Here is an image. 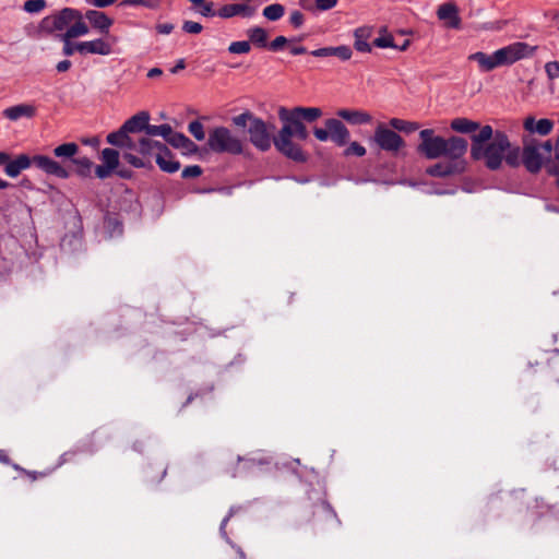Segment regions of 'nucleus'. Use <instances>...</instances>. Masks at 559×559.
Returning a JSON list of instances; mask_svg holds the SVG:
<instances>
[{"label": "nucleus", "mask_w": 559, "mask_h": 559, "mask_svg": "<svg viewBox=\"0 0 559 559\" xmlns=\"http://www.w3.org/2000/svg\"><path fill=\"white\" fill-rule=\"evenodd\" d=\"M36 107L32 104H19L5 108L2 116L11 121H17L21 118H34L36 116Z\"/></svg>", "instance_id": "nucleus-21"}, {"label": "nucleus", "mask_w": 559, "mask_h": 559, "mask_svg": "<svg viewBox=\"0 0 559 559\" xmlns=\"http://www.w3.org/2000/svg\"><path fill=\"white\" fill-rule=\"evenodd\" d=\"M117 0H86V2L96 8L103 9L114 4Z\"/></svg>", "instance_id": "nucleus-59"}, {"label": "nucleus", "mask_w": 559, "mask_h": 559, "mask_svg": "<svg viewBox=\"0 0 559 559\" xmlns=\"http://www.w3.org/2000/svg\"><path fill=\"white\" fill-rule=\"evenodd\" d=\"M207 146L218 154L240 155L243 152L242 141L226 127H215L209 132Z\"/></svg>", "instance_id": "nucleus-7"}, {"label": "nucleus", "mask_w": 559, "mask_h": 559, "mask_svg": "<svg viewBox=\"0 0 559 559\" xmlns=\"http://www.w3.org/2000/svg\"><path fill=\"white\" fill-rule=\"evenodd\" d=\"M233 124L238 128H247L251 144L261 152H266L273 144L276 127L274 123H266L263 119L246 110L231 118Z\"/></svg>", "instance_id": "nucleus-6"}, {"label": "nucleus", "mask_w": 559, "mask_h": 559, "mask_svg": "<svg viewBox=\"0 0 559 559\" xmlns=\"http://www.w3.org/2000/svg\"><path fill=\"white\" fill-rule=\"evenodd\" d=\"M119 5L121 7H136L142 5L152 10L158 8L159 2L157 0H122Z\"/></svg>", "instance_id": "nucleus-42"}, {"label": "nucleus", "mask_w": 559, "mask_h": 559, "mask_svg": "<svg viewBox=\"0 0 559 559\" xmlns=\"http://www.w3.org/2000/svg\"><path fill=\"white\" fill-rule=\"evenodd\" d=\"M450 127L453 131L462 134H476L475 131L479 130L483 126L479 122L468 118L460 117L451 121Z\"/></svg>", "instance_id": "nucleus-28"}, {"label": "nucleus", "mask_w": 559, "mask_h": 559, "mask_svg": "<svg viewBox=\"0 0 559 559\" xmlns=\"http://www.w3.org/2000/svg\"><path fill=\"white\" fill-rule=\"evenodd\" d=\"M198 7H200L199 13L202 16H205V17L217 16V11L214 10L213 1L205 0L203 3L199 4Z\"/></svg>", "instance_id": "nucleus-49"}, {"label": "nucleus", "mask_w": 559, "mask_h": 559, "mask_svg": "<svg viewBox=\"0 0 559 559\" xmlns=\"http://www.w3.org/2000/svg\"><path fill=\"white\" fill-rule=\"evenodd\" d=\"M186 135L181 132H176L171 129V134L167 135L166 142L176 148H180L182 143H185Z\"/></svg>", "instance_id": "nucleus-48"}, {"label": "nucleus", "mask_w": 559, "mask_h": 559, "mask_svg": "<svg viewBox=\"0 0 559 559\" xmlns=\"http://www.w3.org/2000/svg\"><path fill=\"white\" fill-rule=\"evenodd\" d=\"M79 151L80 147L76 143L68 142L56 146L53 148V155L58 158L70 159V162L72 163V158H75Z\"/></svg>", "instance_id": "nucleus-32"}, {"label": "nucleus", "mask_w": 559, "mask_h": 559, "mask_svg": "<svg viewBox=\"0 0 559 559\" xmlns=\"http://www.w3.org/2000/svg\"><path fill=\"white\" fill-rule=\"evenodd\" d=\"M420 143L417 145V153L427 159H437L447 155L467 153L468 142L466 139L452 135L448 139L436 135L433 129H424L419 132Z\"/></svg>", "instance_id": "nucleus-5"}, {"label": "nucleus", "mask_w": 559, "mask_h": 559, "mask_svg": "<svg viewBox=\"0 0 559 559\" xmlns=\"http://www.w3.org/2000/svg\"><path fill=\"white\" fill-rule=\"evenodd\" d=\"M270 463L269 457H242L238 455L236 462L228 464L224 472L231 477H237L241 473L240 467L241 469H250L255 465H267Z\"/></svg>", "instance_id": "nucleus-17"}, {"label": "nucleus", "mask_w": 559, "mask_h": 559, "mask_svg": "<svg viewBox=\"0 0 559 559\" xmlns=\"http://www.w3.org/2000/svg\"><path fill=\"white\" fill-rule=\"evenodd\" d=\"M336 115L353 126L368 124L372 122V116L360 109H340Z\"/></svg>", "instance_id": "nucleus-22"}, {"label": "nucleus", "mask_w": 559, "mask_h": 559, "mask_svg": "<svg viewBox=\"0 0 559 559\" xmlns=\"http://www.w3.org/2000/svg\"><path fill=\"white\" fill-rule=\"evenodd\" d=\"M100 158L107 168L114 170L119 166V152L115 148L106 147L102 151Z\"/></svg>", "instance_id": "nucleus-38"}, {"label": "nucleus", "mask_w": 559, "mask_h": 559, "mask_svg": "<svg viewBox=\"0 0 559 559\" xmlns=\"http://www.w3.org/2000/svg\"><path fill=\"white\" fill-rule=\"evenodd\" d=\"M324 126L325 128H313V134L319 141L325 142L330 139L337 146H344L348 143L350 134L341 120L329 118L324 121Z\"/></svg>", "instance_id": "nucleus-9"}, {"label": "nucleus", "mask_w": 559, "mask_h": 559, "mask_svg": "<svg viewBox=\"0 0 559 559\" xmlns=\"http://www.w3.org/2000/svg\"><path fill=\"white\" fill-rule=\"evenodd\" d=\"M151 116L142 110L127 119L122 126L106 136L107 143L123 151V159L134 168L152 169L151 157L155 151L170 154V150L163 142L153 140L162 136L166 140L171 134V126L164 123L154 126L150 123Z\"/></svg>", "instance_id": "nucleus-1"}, {"label": "nucleus", "mask_w": 559, "mask_h": 559, "mask_svg": "<svg viewBox=\"0 0 559 559\" xmlns=\"http://www.w3.org/2000/svg\"><path fill=\"white\" fill-rule=\"evenodd\" d=\"M112 171H114V169L107 168V166L104 165V164L103 165H97L95 167V175L99 179H106V178L110 177Z\"/></svg>", "instance_id": "nucleus-56"}, {"label": "nucleus", "mask_w": 559, "mask_h": 559, "mask_svg": "<svg viewBox=\"0 0 559 559\" xmlns=\"http://www.w3.org/2000/svg\"><path fill=\"white\" fill-rule=\"evenodd\" d=\"M293 109L304 122H313L323 114L319 107H294Z\"/></svg>", "instance_id": "nucleus-36"}, {"label": "nucleus", "mask_w": 559, "mask_h": 559, "mask_svg": "<svg viewBox=\"0 0 559 559\" xmlns=\"http://www.w3.org/2000/svg\"><path fill=\"white\" fill-rule=\"evenodd\" d=\"M247 36L250 45H253L255 48H266L269 34L267 31L261 26H253L247 29Z\"/></svg>", "instance_id": "nucleus-29"}, {"label": "nucleus", "mask_w": 559, "mask_h": 559, "mask_svg": "<svg viewBox=\"0 0 559 559\" xmlns=\"http://www.w3.org/2000/svg\"><path fill=\"white\" fill-rule=\"evenodd\" d=\"M181 150H185L188 153H194L198 151V145L191 141L188 136L185 139V143L180 146Z\"/></svg>", "instance_id": "nucleus-60"}, {"label": "nucleus", "mask_w": 559, "mask_h": 559, "mask_svg": "<svg viewBox=\"0 0 559 559\" xmlns=\"http://www.w3.org/2000/svg\"><path fill=\"white\" fill-rule=\"evenodd\" d=\"M437 17L444 22L447 28L461 29L462 20L459 15V8L453 1H448L439 5Z\"/></svg>", "instance_id": "nucleus-15"}, {"label": "nucleus", "mask_w": 559, "mask_h": 559, "mask_svg": "<svg viewBox=\"0 0 559 559\" xmlns=\"http://www.w3.org/2000/svg\"><path fill=\"white\" fill-rule=\"evenodd\" d=\"M295 138L294 130L287 122H283V127L280 129L276 135H274L273 144L278 153L295 163H306L308 160V154L302 147L293 141Z\"/></svg>", "instance_id": "nucleus-8"}, {"label": "nucleus", "mask_w": 559, "mask_h": 559, "mask_svg": "<svg viewBox=\"0 0 559 559\" xmlns=\"http://www.w3.org/2000/svg\"><path fill=\"white\" fill-rule=\"evenodd\" d=\"M540 147L543 148V151L546 154V162H547L549 158H551V152H552V150L555 151V145L552 144L551 140H547L540 145Z\"/></svg>", "instance_id": "nucleus-61"}, {"label": "nucleus", "mask_w": 559, "mask_h": 559, "mask_svg": "<svg viewBox=\"0 0 559 559\" xmlns=\"http://www.w3.org/2000/svg\"><path fill=\"white\" fill-rule=\"evenodd\" d=\"M47 7L46 0H26L23 9L27 13H38Z\"/></svg>", "instance_id": "nucleus-45"}, {"label": "nucleus", "mask_w": 559, "mask_h": 559, "mask_svg": "<svg viewBox=\"0 0 559 559\" xmlns=\"http://www.w3.org/2000/svg\"><path fill=\"white\" fill-rule=\"evenodd\" d=\"M88 32L90 28L87 24L84 22V16L80 11V16L73 20L72 25L68 27L64 34H67L68 37L76 38L88 34Z\"/></svg>", "instance_id": "nucleus-33"}, {"label": "nucleus", "mask_w": 559, "mask_h": 559, "mask_svg": "<svg viewBox=\"0 0 559 559\" xmlns=\"http://www.w3.org/2000/svg\"><path fill=\"white\" fill-rule=\"evenodd\" d=\"M174 27L171 23H159L156 25V31L158 34L168 35L174 31Z\"/></svg>", "instance_id": "nucleus-58"}, {"label": "nucleus", "mask_w": 559, "mask_h": 559, "mask_svg": "<svg viewBox=\"0 0 559 559\" xmlns=\"http://www.w3.org/2000/svg\"><path fill=\"white\" fill-rule=\"evenodd\" d=\"M233 514L234 508L229 510L228 514L223 519L219 525V534L224 539H226V542L229 544V547L223 549L217 559H246L243 550L240 547L231 544L229 537L227 536L226 525L230 518L233 516Z\"/></svg>", "instance_id": "nucleus-16"}, {"label": "nucleus", "mask_w": 559, "mask_h": 559, "mask_svg": "<svg viewBox=\"0 0 559 559\" xmlns=\"http://www.w3.org/2000/svg\"><path fill=\"white\" fill-rule=\"evenodd\" d=\"M338 0H314L316 8L319 11H328L333 9L337 4Z\"/></svg>", "instance_id": "nucleus-55"}, {"label": "nucleus", "mask_w": 559, "mask_h": 559, "mask_svg": "<svg viewBox=\"0 0 559 559\" xmlns=\"http://www.w3.org/2000/svg\"><path fill=\"white\" fill-rule=\"evenodd\" d=\"M301 38H287L283 35L275 37L271 43L267 44V49L273 52H277L284 49V47L288 44H293L295 41H299Z\"/></svg>", "instance_id": "nucleus-40"}, {"label": "nucleus", "mask_w": 559, "mask_h": 559, "mask_svg": "<svg viewBox=\"0 0 559 559\" xmlns=\"http://www.w3.org/2000/svg\"><path fill=\"white\" fill-rule=\"evenodd\" d=\"M545 71L549 80H554L559 76V61H549L545 64Z\"/></svg>", "instance_id": "nucleus-53"}, {"label": "nucleus", "mask_w": 559, "mask_h": 559, "mask_svg": "<svg viewBox=\"0 0 559 559\" xmlns=\"http://www.w3.org/2000/svg\"><path fill=\"white\" fill-rule=\"evenodd\" d=\"M85 19L93 28L97 29L102 35H110L109 29L114 24V20L105 12L98 10H87Z\"/></svg>", "instance_id": "nucleus-20"}, {"label": "nucleus", "mask_w": 559, "mask_h": 559, "mask_svg": "<svg viewBox=\"0 0 559 559\" xmlns=\"http://www.w3.org/2000/svg\"><path fill=\"white\" fill-rule=\"evenodd\" d=\"M523 128L530 133L548 135L554 129V121L547 118H543L536 121L533 116H528L523 122Z\"/></svg>", "instance_id": "nucleus-24"}, {"label": "nucleus", "mask_w": 559, "mask_h": 559, "mask_svg": "<svg viewBox=\"0 0 559 559\" xmlns=\"http://www.w3.org/2000/svg\"><path fill=\"white\" fill-rule=\"evenodd\" d=\"M372 35V28L361 26L354 31V48L359 52H371L369 39Z\"/></svg>", "instance_id": "nucleus-27"}, {"label": "nucleus", "mask_w": 559, "mask_h": 559, "mask_svg": "<svg viewBox=\"0 0 559 559\" xmlns=\"http://www.w3.org/2000/svg\"><path fill=\"white\" fill-rule=\"evenodd\" d=\"M72 66V62L68 59L61 60L57 63L56 70L58 72H67Z\"/></svg>", "instance_id": "nucleus-62"}, {"label": "nucleus", "mask_w": 559, "mask_h": 559, "mask_svg": "<svg viewBox=\"0 0 559 559\" xmlns=\"http://www.w3.org/2000/svg\"><path fill=\"white\" fill-rule=\"evenodd\" d=\"M471 158L483 160L489 170L501 168L503 160L510 167H519L521 164V150L512 145L506 132L496 130L485 124L477 134L471 136Z\"/></svg>", "instance_id": "nucleus-2"}, {"label": "nucleus", "mask_w": 559, "mask_h": 559, "mask_svg": "<svg viewBox=\"0 0 559 559\" xmlns=\"http://www.w3.org/2000/svg\"><path fill=\"white\" fill-rule=\"evenodd\" d=\"M255 7L248 3H228L217 10V16L231 19L234 16L251 17L255 14Z\"/></svg>", "instance_id": "nucleus-19"}, {"label": "nucleus", "mask_w": 559, "mask_h": 559, "mask_svg": "<svg viewBox=\"0 0 559 559\" xmlns=\"http://www.w3.org/2000/svg\"><path fill=\"white\" fill-rule=\"evenodd\" d=\"M536 49V46H530L527 43L515 41L491 55L483 51L471 53L468 60L477 62L481 72H490L498 67L511 66L521 59L532 57Z\"/></svg>", "instance_id": "nucleus-4"}, {"label": "nucleus", "mask_w": 559, "mask_h": 559, "mask_svg": "<svg viewBox=\"0 0 559 559\" xmlns=\"http://www.w3.org/2000/svg\"><path fill=\"white\" fill-rule=\"evenodd\" d=\"M203 29V26L194 21H185L182 24V31L189 34H199Z\"/></svg>", "instance_id": "nucleus-51"}, {"label": "nucleus", "mask_w": 559, "mask_h": 559, "mask_svg": "<svg viewBox=\"0 0 559 559\" xmlns=\"http://www.w3.org/2000/svg\"><path fill=\"white\" fill-rule=\"evenodd\" d=\"M155 155H156L155 162L163 171L168 173V174H174L177 170H179L180 163L178 160L171 159L173 158L171 153L167 154L162 151H155Z\"/></svg>", "instance_id": "nucleus-30"}, {"label": "nucleus", "mask_w": 559, "mask_h": 559, "mask_svg": "<svg viewBox=\"0 0 559 559\" xmlns=\"http://www.w3.org/2000/svg\"><path fill=\"white\" fill-rule=\"evenodd\" d=\"M13 467L21 472L22 474L26 475L32 481L37 480L38 478H43L47 475L45 472H35V471H27L17 464H13Z\"/></svg>", "instance_id": "nucleus-52"}, {"label": "nucleus", "mask_w": 559, "mask_h": 559, "mask_svg": "<svg viewBox=\"0 0 559 559\" xmlns=\"http://www.w3.org/2000/svg\"><path fill=\"white\" fill-rule=\"evenodd\" d=\"M202 173H203V170H202L201 166L190 165V166H187L183 168V170L181 173V177L185 179L195 178V177L201 176Z\"/></svg>", "instance_id": "nucleus-50"}, {"label": "nucleus", "mask_w": 559, "mask_h": 559, "mask_svg": "<svg viewBox=\"0 0 559 559\" xmlns=\"http://www.w3.org/2000/svg\"><path fill=\"white\" fill-rule=\"evenodd\" d=\"M57 37L63 44V47H62V55L63 56L70 57L75 51L84 55V50H82L80 48L81 41L80 43H73L72 41L73 38L72 37H68L67 34H64V33H61V34L57 35Z\"/></svg>", "instance_id": "nucleus-37"}, {"label": "nucleus", "mask_w": 559, "mask_h": 559, "mask_svg": "<svg viewBox=\"0 0 559 559\" xmlns=\"http://www.w3.org/2000/svg\"><path fill=\"white\" fill-rule=\"evenodd\" d=\"M278 118L282 122H287L293 130H296L298 126L304 123V121L293 108L288 109L286 107H280Z\"/></svg>", "instance_id": "nucleus-35"}, {"label": "nucleus", "mask_w": 559, "mask_h": 559, "mask_svg": "<svg viewBox=\"0 0 559 559\" xmlns=\"http://www.w3.org/2000/svg\"><path fill=\"white\" fill-rule=\"evenodd\" d=\"M317 502L311 504V519L313 525L323 527L329 524L340 525L341 521L332 506L323 497H318Z\"/></svg>", "instance_id": "nucleus-13"}, {"label": "nucleus", "mask_w": 559, "mask_h": 559, "mask_svg": "<svg viewBox=\"0 0 559 559\" xmlns=\"http://www.w3.org/2000/svg\"><path fill=\"white\" fill-rule=\"evenodd\" d=\"M188 130L195 140L203 141L205 139L204 127L199 120L191 121Z\"/></svg>", "instance_id": "nucleus-44"}, {"label": "nucleus", "mask_w": 559, "mask_h": 559, "mask_svg": "<svg viewBox=\"0 0 559 559\" xmlns=\"http://www.w3.org/2000/svg\"><path fill=\"white\" fill-rule=\"evenodd\" d=\"M547 173L554 176H559V150H555V155L545 163Z\"/></svg>", "instance_id": "nucleus-46"}, {"label": "nucleus", "mask_w": 559, "mask_h": 559, "mask_svg": "<svg viewBox=\"0 0 559 559\" xmlns=\"http://www.w3.org/2000/svg\"><path fill=\"white\" fill-rule=\"evenodd\" d=\"M466 153H460L456 157L454 155L444 156L447 160L439 162L429 166L426 174L436 178H447L465 173L467 162L464 156Z\"/></svg>", "instance_id": "nucleus-11"}, {"label": "nucleus", "mask_w": 559, "mask_h": 559, "mask_svg": "<svg viewBox=\"0 0 559 559\" xmlns=\"http://www.w3.org/2000/svg\"><path fill=\"white\" fill-rule=\"evenodd\" d=\"M167 473V466L164 462L148 463L144 469L143 475L147 484L154 485L160 483Z\"/></svg>", "instance_id": "nucleus-26"}, {"label": "nucleus", "mask_w": 559, "mask_h": 559, "mask_svg": "<svg viewBox=\"0 0 559 559\" xmlns=\"http://www.w3.org/2000/svg\"><path fill=\"white\" fill-rule=\"evenodd\" d=\"M251 50L249 40L233 41L228 46V51L235 55L248 53Z\"/></svg>", "instance_id": "nucleus-43"}, {"label": "nucleus", "mask_w": 559, "mask_h": 559, "mask_svg": "<svg viewBox=\"0 0 559 559\" xmlns=\"http://www.w3.org/2000/svg\"><path fill=\"white\" fill-rule=\"evenodd\" d=\"M310 55L318 58L337 57L342 61H347L352 58L353 51L349 46L342 45L337 47H322L310 51Z\"/></svg>", "instance_id": "nucleus-23"}, {"label": "nucleus", "mask_w": 559, "mask_h": 559, "mask_svg": "<svg viewBox=\"0 0 559 559\" xmlns=\"http://www.w3.org/2000/svg\"><path fill=\"white\" fill-rule=\"evenodd\" d=\"M104 229L108 238L121 236L123 234V222L120 214L106 212L104 215Z\"/></svg>", "instance_id": "nucleus-25"}, {"label": "nucleus", "mask_w": 559, "mask_h": 559, "mask_svg": "<svg viewBox=\"0 0 559 559\" xmlns=\"http://www.w3.org/2000/svg\"><path fill=\"white\" fill-rule=\"evenodd\" d=\"M186 68V61L185 59H179L177 63L170 69V72L173 74L178 73L180 70H183Z\"/></svg>", "instance_id": "nucleus-64"}, {"label": "nucleus", "mask_w": 559, "mask_h": 559, "mask_svg": "<svg viewBox=\"0 0 559 559\" xmlns=\"http://www.w3.org/2000/svg\"><path fill=\"white\" fill-rule=\"evenodd\" d=\"M522 163L532 174H536L542 169L544 156L539 153L538 146L528 144L523 147Z\"/></svg>", "instance_id": "nucleus-18"}, {"label": "nucleus", "mask_w": 559, "mask_h": 559, "mask_svg": "<svg viewBox=\"0 0 559 559\" xmlns=\"http://www.w3.org/2000/svg\"><path fill=\"white\" fill-rule=\"evenodd\" d=\"M74 174L81 178H88L92 175L93 162L87 156L72 158Z\"/></svg>", "instance_id": "nucleus-31"}, {"label": "nucleus", "mask_w": 559, "mask_h": 559, "mask_svg": "<svg viewBox=\"0 0 559 559\" xmlns=\"http://www.w3.org/2000/svg\"><path fill=\"white\" fill-rule=\"evenodd\" d=\"M372 45L378 48H394V47H396L393 36L386 32L385 27H383L381 29V36L377 37L372 41Z\"/></svg>", "instance_id": "nucleus-41"}, {"label": "nucleus", "mask_w": 559, "mask_h": 559, "mask_svg": "<svg viewBox=\"0 0 559 559\" xmlns=\"http://www.w3.org/2000/svg\"><path fill=\"white\" fill-rule=\"evenodd\" d=\"M304 22L305 16L300 11L295 10L290 13L289 23L294 26V28H299L304 24Z\"/></svg>", "instance_id": "nucleus-54"}, {"label": "nucleus", "mask_w": 559, "mask_h": 559, "mask_svg": "<svg viewBox=\"0 0 559 559\" xmlns=\"http://www.w3.org/2000/svg\"><path fill=\"white\" fill-rule=\"evenodd\" d=\"M389 126L396 132H404L406 134L413 133L417 131L420 126L418 122L408 121L400 118H391L389 120Z\"/></svg>", "instance_id": "nucleus-34"}, {"label": "nucleus", "mask_w": 559, "mask_h": 559, "mask_svg": "<svg viewBox=\"0 0 559 559\" xmlns=\"http://www.w3.org/2000/svg\"><path fill=\"white\" fill-rule=\"evenodd\" d=\"M294 133L295 138L301 141H306L309 138V132L307 130L305 122L298 126V128L294 130Z\"/></svg>", "instance_id": "nucleus-57"}, {"label": "nucleus", "mask_w": 559, "mask_h": 559, "mask_svg": "<svg viewBox=\"0 0 559 559\" xmlns=\"http://www.w3.org/2000/svg\"><path fill=\"white\" fill-rule=\"evenodd\" d=\"M5 156L7 160L2 163L1 166H4V174L11 178H16L23 170H26L32 166L40 169L46 175L55 176L60 179H68L71 176V171L69 169L46 155H29L22 153L12 158L11 155L5 152Z\"/></svg>", "instance_id": "nucleus-3"}, {"label": "nucleus", "mask_w": 559, "mask_h": 559, "mask_svg": "<svg viewBox=\"0 0 559 559\" xmlns=\"http://www.w3.org/2000/svg\"><path fill=\"white\" fill-rule=\"evenodd\" d=\"M80 16V10L63 8L50 15L45 16L39 23V29L46 34L67 31L73 20Z\"/></svg>", "instance_id": "nucleus-10"}, {"label": "nucleus", "mask_w": 559, "mask_h": 559, "mask_svg": "<svg viewBox=\"0 0 559 559\" xmlns=\"http://www.w3.org/2000/svg\"><path fill=\"white\" fill-rule=\"evenodd\" d=\"M285 8L283 4L273 3L263 9V16L272 22L278 21L283 17Z\"/></svg>", "instance_id": "nucleus-39"}, {"label": "nucleus", "mask_w": 559, "mask_h": 559, "mask_svg": "<svg viewBox=\"0 0 559 559\" xmlns=\"http://www.w3.org/2000/svg\"><path fill=\"white\" fill-rule=\"evenodd\" d=\"M289 52L293 55V56H299V55H305L308 52L307 48L305 46H294V45H290L289 46Z\"/></svg>", "instance_id": "nucleus-63"}, {"label": "nucleus", "mask_w": 559, "mask_h": 559, "mask_svg": "<svg viewBox=\"0 0 559 559\" xmlns=\"http://www.w3.org/2000/svg\"><path fill=\"white\" fill-rule=\"evenodd\" d=\"M366 154V148L358 142H352L344 151L345 156L362 157Z\"/></svg>", "instance_id": "nucleus-47"}, {"label": "nucleus", "mask_w": 559, "mask_h": 559, "mask_svg": "<svg viewBox=\"0 0 559 559\" xmlns=\"http://www.w3.org/2000/svg\"><path fill=\"white\" fill-rule=\"evenodd\" d=\"M119 38L115 35H105V38H96L88 41H81L80 48L84 50V55H100L108 56L115 52L114 45L118 43Z\"/></svg>", "instance_id": "nucleus-14"}, {"label": "nucleus", "mask_w": 559, "mask_h": 559, "mask_svg": "<svg viewBox=\"0 0 559 559\" xmlns=\"http://www.w3.org/2000/svg\"><path fill=\"white\" fill-rule=\"evenodd\" d=\"M373 142L382 151L396 155L405 146L404 139L393 129H389L383 123L378 124L374 130Z\"/></svg>", "instance_id": "nucleus-12"}]
</instances>
